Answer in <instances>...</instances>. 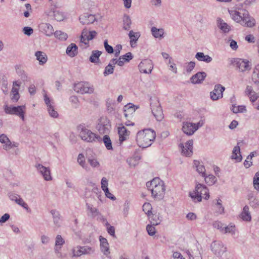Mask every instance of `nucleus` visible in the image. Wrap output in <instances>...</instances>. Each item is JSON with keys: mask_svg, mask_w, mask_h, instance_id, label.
I'll list each match as a JSON object with an SVG mask.
<instances>
[{"mask_svg": "<svg viewBox=\"0 0 259 259\" xmlns=\"http://www.w3.org/2000/svg\"><path fill=\"white\" fill-rule=\"evenodd\" d=\"M103 141L104 142V144L106 147V148L108 150H112V142L110 140V137L108 135H105L104 136L103 139L101 140V141Z\"/></svg>", "mask_w": 259, "mask_h": 259, "instance_id": "49530a36", "label": "nucleus"}, {"mask_svg": "<svg viewBox=\"0 0 259 259\" xmlns=\"http://www.w3.org/2000/svg\"><path fill=\"white\" fill-rule=\"evenodd\" d=\"M114 65L115 64L111 62V60L109 64L105 68L103 72L104 76H106L113 73L115 67Z\"/></svg>", "mask_w": 259, "mask_h": 259, "instance_id": "79ce46f5", "label": "nucleus"}, {"mask_svg": "<svg viewBox=\"0 0 259 259\" xmlns=\"http://www.w3.org/2000/svg\"><path fill=\"white\" fill-rule=\"evenodd\" d=\"M101 183V188H102L103 191H105L106 190L108 189V182L107 179L106 178L103 177L102 179Z\"/></svg>", "mask_w": 259, "mask_h": 259, "instance_id": "0e129e2a", "label": "nucleus"}, {"mask_svg": "<svg viewBox=\"0 0 259 259\" xmlns=\"http://www.w3.org/2000/svg\"><path fill=\"white\" fill-rule=\"evenodd\" d=\"M222 200L220 199L217 200V202L215 204V212L218 214H223L224 212V207L222 204Z\"/></svg>", "mask_w": 259, "mask_h": 259, "instance_id": "8fccbe9b", "label": "nucleus"}, {"mask_svg": "<svg viewBox=\"0 0 259 259\" xmlns=\"http://www.w3.org/2000/svg\"><path fill=\"white\" fill-rule=\"evenodd\" d=\"M35 56L36 59L39 61L40 65H44L45 64L48 60L47 55L41 51H37L35 53Z\"/></svg>", "mask_w": 259, "mask_h": 259, "instance_id": "7c9ffc66", "label": "nucleus"}, {"mask_svg": "<svg viewBox=\"0 0 259 259\" xmlns=\"http://www.w3.org/2000/svg\"><path fill=\"white\" fill-rule=\"evenodd\" d=\"M194 166L196 169V171L200 174H201L202 177H205V168L203 164L198 160L194 161Z\"/></svg>", "mask_w": 259, "mask_h": 259, "instance_id": "2f4dec72", "label": "nucleus"}, {"mask_svg": "<svg viewBox=\"0 0 259 259\" xmlns=\"http://www.w3.org/2000/svg\"><path fill=\"white\" fill-rule=\"evenodd\" d=\"M82 255H91L95 253V248L94 247L88 245L81 246Z\"/></svg>", "mask_w": 259, "mask_h": 259, "instance_id": "58836bf2", "label": "nucleus"}, {"mask_svg": "<svg viewBox=\"0 0 259 259\" xmlns=\"http://www.w3.org/2000/svg\"><path fill=\"white\" fill-rule=\"evenodd\" d=\"M140 159L139 156H135L127 159V162L131 166H135L138 164L139 161Z\"/></svg>", "mask_w": 259, "mask_h": 259, "instance_id": "09e8293b", "label": "nucleus"}, {"mask_svg": "<svg viewBox=\"0 0 259 259\" xmlns=\"http://www.w3.org/2000/svg\"><path fill=\"white\" fill-rule=\"evenodd\" d=\"M96 20L95 15L88 13L84 14L79 17V21L82 24H90Z\"/></svg>", "mask_w": 259, "mask_h": 259, "instance_id": "aec40b11", "label": "nucleus"}, {"mask_svg": "<svg viewBox=\"0 0 259 259\" xmlns=\"http://www.w3.org/2000/svg\"><path fill=\"white\" fill-rule=\"evenodd\" d=\"M139 70L144 73H150L153 69L152 61L149 59L142 61L138 65Z\"/></svg>", "mask_w": 259, "mask_h": 259, "instance_id": "ddd939ff", "label": "nucleus"}, {"mask_svg": "<svg viewBox=\"0 0 259 259\" xmlns=\"http://www.w3.org/2000/svg\"><path fill=\"white\" fill-rule=\"evenodd\" d=\"M44 101L47 106V109L50 116L53 118L58 117L59 114L58 112L55 110L54 106L51 103L50 98L46 94L44 95Z\"/></svg>", "mask_w": 259, "mask_h": 259, "instance_id": "dca6fc26", "label": "nucleus"}, {"mask_svg": "<svg viewBox=\"0 0 259 259\" xmlns=\"http://www.w3.org/2000/svg\"><path fill=\"white\" fill-rule=\"evenodd\" d=\"M123 28L125 30H128L131 28L132 21L129 16L124 15L123 18Z\"/></svg>", "mask_w": 259, "mask_h": 259, "instance_id": "a19ab883", "label": "nucleus"}, {"mask_svg": "<svg viewBox=\"0 0 259 259\" xmlns=\"http://www.w3.org/2000/svg\"><path fill=\"white\" fill-rule=\"evenodd\" d=\"M246 93L249 97L250 101L252 102H254L257 100L258 97L257 95L253 91L252 88L251 86H247L246 89Z\"/></svg>", "mask_w": 259, "mask_h": 259, "instance_id": "473e14b6", "label": "nucleus"}, {"mask_svg": "<svg viewBox=\"0 0 259 259\" xmlns=\"http://www.w3.org/2000/svg\"><path fill=\"white\" fill-rule=\"evenodd\" d=\"M249 209L248 206L245 205L243 207V210L240 214V218L244 221L249 222L251 220V217Z\"/></svg>", "mask_w": 259, "mask_h": 259, "instance_id": "cd10ccee", "label": "nucleus"}, {"mask_svg": "<svg viewBox=\"0 0 259 259\" xmlns=\"http://www.w3.org/2000/svg\"><path fill=\"white\" fill-rule=\"evenodd\" d=\"M212 226L214 228L220 230L221 232H224L225 226H224V224H222L221 222L215 221L213 223Z\"/></svg>", "mask_w": 259, "mask_h": 259, "instance_id": "13d9d810", "label": "nucleus"}, {"mask_svg": "<svg viewBox=\"0 0 259 259\" xmlns=\"http://www.w3.org/2000/svg\"><path fill=\"white\" fill-rule=\"evenodd\" d=\"M204 178L205 183L209 185H212L217 181V179L215 177L212 175H209L207 176L205 175V177Z\"/></svg>", "mask_w": 259, "mask_h": 259, "instance_id": "de8ad7c7", "label": "nucleus"}, {"mask_svg": "<svg viewBox=\"0 0 259 259\" xmlns=\"http://www.w3.org/2000/svg\"><path fill=\"white\" fill-rule=\"evenodd\" d=\"M156 137L155 132L150 129H144L137 134L136 141L140 147L146 148L150 146Z\"/></svg>", "mask_w": 259, "mask_h": 259, "instance_id": "f03ea898", "label": "nucleus"}, {"mask_svg": "<svg viewBox=\"0 0 259 259\" xmlns=\"http://www.w3.org/2000/svg\"><path fill=\"white\" fill-rule=\"evenodd\" d=\"M104 45L106 51L109 54H112L114 52V49L113 47L108 44V40L106 39L104 40Z\"/></svg>", "mask_w": 259, "mask_h": 259, "instance_id": "bf43d9fd", "label": "nucleus"}, {"mask_svg": "<svg viewBox=\"0 0 259 259\" xmlns=\"http://www.w3.org/2000/svg\"><path fill=\"white\" fill-rule=\"evenodd\" d=\"M217 25L224 33H228L231 29V26L220 18H218L217 19Z\"/></svg>", "mask_w": 259, "mask_h": 259, "instance_id": "412c9836", "label": "nucleus"}, {"mask_svg": "<svg viewBox=\"0 0 259 259\" xmlns=\"http://www.w3.org/2000/svg\"><path fill=\"white\" fill-rule=\"evenodd\" d=\"M225 88L220 84H216L214 89L210 93V98L213 101H216L223 97V93Z\"/></svg>", "mask_w": 259, "mask_h": 259, "instance_id": "9b49d317", "label": "nucleus"}, {"mask_svg": "<svg viewBox=\"0 0 259 259\" xmlns=\"http://www.w3.org/2000/svg\"><path fill=\"white\" fill-rule=\"evenodd\" d=\"M211 250L216 255L220 256L226 251V247L220 241H214L211 244Z\"/></svg>", "mask_w": 259, "mask_h": 259, "instance_id": "f8f14e48", "label": "nucleus"}, {"mask_svg": "<svg viewBox=\"0 0 259 259\" xmlns=\"http://www.w3.org/2000/svg\"><path fill=\"white\" fill-rule=\"evenodd\" d=\"M33 29L28 26L24 27L23 29V33L28 36L31 35L33 33Z\"/></svg>", "mask_w": 259, "mask_h": 259, "instance_id": "774afa93", "label": "nucleus"}, {"mask_svg": "<svg viewBox=\"0 0 259 259\" xmlns=\"http://www.w3.org/2000/svg\"><path fill=\"white\" fill-rule=\"evenodd\" d=\"M240 150V147L236 146L234 147L233 150L232 158L236 159L237 161H240L242 160Z\"/></svg>", "mask_w": 259, "mask_h": 259, "instance_id": "4c0bfd02", "label": "nucleus"}, {"mask_svg": "<svg viewBox=\"0 0 259 259\" xmlns=\"http://www.w3.org/2000/svg\"><path fill=\"white\" fill-rule=\"evenodd\" d=\"M64 242L65 241L61 235H57L55 241V245L56 246H61L64 244Z\"/></svg>", "mask_w": 259, "mask_h": 259, "instance_id": "e2e57ef3", "label": "nucleus"}, {"mask_svg": "<svg viewBox=\"0 0 259 259\" xmlns=\"http://www.w3.org/2000/svg\"><path fill=\"white\" fill-rule=\"evenodd\" d=\"M224 233H230L232 235H234L235 233V226H228L224 227Z\"/></svg>", "mask_w": 259, "mask_h": 259, "instance_id": "6e6d98bb", "label": "nucleus"}, {"mask_svg": "<svg viewBox=\"0 0 259 259\" xmlns=\"http://www.w3.org/2000/svg\"><path fill=\"white\" fill-rule=\"evenodd\" d=\"M194 126L195 124L193 123L189 122H184L182 130L187 135L191 136L197 131V128H195Z\"/></svg>", "mask_w": 259, "mask_h": 259, "instance_id": "6ab92c4d", "label": "nucleus"}, {"mask_svg": "<svg viewBox=\"0 0 259 259\" xmlns=\"http://www.w3.org/2000/svg\"><path fill=\"white\" fill-rule=\"evenodd\" d=\"M146 186L150 190L152 196L158 200L162 199L165 194L164 183L159 178H155L146 183Z\"/></svg>", "mask_w": 259, "mask_h": 259, "instance_id": "7ed1b4c3", "label": "nucleus"}, {"mask_svg": "<svg viewBox=\"0 0 259 259\" xmlns=\"http://www.w3.org/2000/svg\"><path fill=\"white\" fill-rule=\"evenodd\" d=\"M195 58L199 61H203L207 63L211 62L212 60L211 57L207 55H204L202 52L197 53Z\"/></svg>", "mask_w": 259, "mask_h": 259, "instance_id": "c85d7f7f", "label": "nucleus"}, {"mask_svg": "<svg viewBox=\"0 0 259 259\" xmlns=\"http://www.w3.org/2000/svg\"><path fill=\"white\" fill-rule=\"evenodd\" d=\"M206 76L205 72H199L191 77V81L194 84L200 83L205 79Z\"/></svg>", "mask_w": 259, "mask_h": 259, "instance_id": "b1692460", "label": "nucleus"}, {"mask_svg": "<svg viewBox=\"0 0 259 259\" xmlns=\"http://www.w3.org/2000/svg\"><path fill=\"white\" fill-rule=\"evenodd\" d=\"M250 206L253 209H255L259 206V200L256 198L249 201Z\"/></svg>", "mask_w": 259, "mask_h": 259, "instance_id": "680f3d73", "label": "nucleus"}, {"mask_svg": "<svg viewBox=\"0 0 259 259\" xmlns=\"http://www.w3.org/2000/svg\"><path fill=\"white\" fill-rule=\"evenodd\" d=\"M252 80L254 84L259 87V64L256 65L253 69Z\"/></svg>", "mask_w": 259, "mask_h": 259, "instance_id": "72a5a7b5", "label": "nucleus"}, {"mask_svg": "<svg viewBox=\"0 0 259 259\" xmlns=\"http://www.w3.org/2000/svg\"><path fill=\"white\" fill-rule=\"evenodd\" d=\"M231 64L240 72H244L251 69L249 62L242 59L234 58L231 60Z\"/></svg>", "mask_w": 259, "mask_h": 259, "instance_id": "0eeeda50", "label": "nucleus"}, {"mask_svg": "<svg viewBox=\"0 0 259 259\" xmlns=\"http://www.w3.org/2000/svg\"><path fill=\"white\" fill-rule=\"evenodd\" d=\"M118 133L119 137V141L121 143L127 139L130 132L127 130L125 126L121 124L118 127Z\"/></svg>", "mask_w": 259, "mask_h": 259, "instance_id": "5701e85b", "label": "nucleus"}, {"mask_svg": "<svg viewBox=\"0 0 259 259\" xmlns=\"http://www.w3.org/2000/svg\"><path fill=\"white\" fill-rule=\"evenodd\" d=\"M85 206L90 213V214H89L88 215H91L93 218L97 217V219L100 220H104L103 216L96 207H94L93 205L90 204L88 203H86Z\"/></svg>", "mask_w": 259, "mask_h": 259, "instance_id": "a211bd4d", "label": "nucleus"}, {"mask_svg": "<svg viewBox=\"0 0 259 259\" xmlns=\"http://www.w3.org/2000/svg\"><path fill=\"white\" fill-rule=\"evenodd\" d=\"M80 131L79 136L81 139L88 142H100L102 138L87 128L84 125L80 124L78 126Z\"/></svg>", "mask_w": 259, "mask_h": 259, "instance_id": "39448f33", "label": "nucleus"}, {"mask_svg": "<svg viewBox=\"0 0 259 259\" xmlns=\"http://www.w3.org/2000/svg\"><path fill=\"white\" fill-rule=\"evenodd\" d=\"M229 13L234 21L240 23L244 27H252L255 25V19L249 15V12L246 10H242V12L229 10Z\"/></svg>", "mask_w": 259, "mask_h": 259, "instance_id": "f257e3e1", "label": "nucleus"}, {"mask_svg": "<svg viewBox=\"0 0 259 259\" xmlns=\"http://www.w3.org/2000/svg\"><path fill=\"white\" fill-rule=\"evenodd\" d=\"M39 29L41 32L48 36H51L54 34V28L49 23H42L39 25Z\"/></svg>", "mask_w": 259, "mask_h": 259, "instance_id": "f3484780", "label": "nucleus"}, {"mask_svg": "<svg viewBox=\"0 0 259 259\" xmlns=\"http://www.w3.org/2000/svg\"><path fill=\"white\" fill-rule=\"evenodd\" d=\"M16 203L17 204H18V205H19L20 206L23 207L27 211H30V208L28 207L27 204L26 202H25V201L23 200V199L21 197H20V198L16 202Z\"/></svg>", "mask_w": 259, "mask_h": 259, "instance_id": "5fc2aeb1", "label": "nucleus"}, {"mask_svg": "<svg viewBox=\"0 0 259 259\" xmlns=\"http://www.w3.org/2000/svg\"><path fill=\"white\" fill-rule=\"evenodd\" d=\"M189 195L195 202L201 201L202 197L206 200L209 198V193L207 188L205 185L199 183L196 184L195 190L190 192Z\"/></svg>", "mask_w": 259, "mask_h": 259, "instance_id": "20e7f679", "label": "nucleus"}, {"mask_svg": "<svg viewBox=\"0 0 259 259\" xmlns=\"http://www.w3.org/2000/svg\"><path fill=\"white\" fill-rule=\"evenodd\" d=\"M35 167L46 181L52 180V178L49 167H46L39 163L36 164Z\"/></svg>", "mask_w": 259, "mask_h": 259, "instance_id": "4468645a", "label": "nucleus"}, {"mask_svg": "<svg viewBox=\"0 0 259 259\" xmlns=\"http://www.w3.org/2000/svg\"><path fill=\"white\" fill-rule=\"evenodd\" d=\"M187 253L189 257V259H202L200 251L197 249L194 251L187 250Z\"/></svg>", "mask_w": 259, "mask_h": 259, "instance_id": "ea45409f", "label": "nucleus"}, {"mask_svg": "<svg viewBox=\"0 0 259 259\" xmlns=\"http://www.w3.org/2000/svg\"><path fill=\"white\" fill-rule=\"evenodd\" d=\"M81 246L78 245L71 249L72 257H79L82 255V251Z\"/></svg>", "mask_w": 259, "mask_h": 259, "instance_id": "37998d69", "label": "nucleus"}, {"mask_svg": "<svg viewBox=\"0 0 259 259\" xmlns=\"http://www.w3.org/2000/svg\"><path fill=\"white\" fill-rule=\"evenodd\" d=\"M148 219L152 225H158L161 221L159 214H153L152 213L148 216Z\"/></svg>", "mask_w": 259, "mask_h": 259, "instance_id": "e433bc0d", "label": "nucleus"}, {"mask_svg": "<svg viewBox=\"0 0 259 259\" xmlns=\"http://www.w3.org/2000/svg\"><path fill=\"white\" fill-rule=\"evenodd\" d=\"M77 162L79 164L80 166H81L83 168L86 170H88V166L85 163V159L84 156L82 154H79L77 157Z\"/></svg>", "mask_w": 259, "mask_h": 259, "instance_id": "603ef678", "label": "nucleus"}, {"mask_svg": "<svg viewBox=\"0 0 259 259\" xmlns=\"http://www.w3.org/2000/svg\"><path fill=\"white\" fill-rule=\"evenodd\" d=\"M154 225H148L146 227V230L150 236H153L155 234V228Z\"/></svg>", "mask_w": 259, "mask_h": 259, "instance_id": "052dcab7", "label": "nucleus"}, {"mask_svg": "<svg viewBox=\"0 0 259 259\" xmlns=\"http://www.w3.org/2000/svg\"><path fill=\"white\" fill-rule=\"evenodd\" d=\"M100 242V249L103 254L106 256L110 254L109 245L107 240L100 236L99 238Z\"/></svg>", "mask_w": 259, "mask_h": 259, "instance_id": "4be33fe9", "label": "nucleus"}, {"mask_svg": "<svg viewBox=\"0 0 259 259\" xmlns=\"http://www.w3.org/2000/svg\"><path fill=\"white\" fill-rule=\"evenodd\" d=\"M151 31L153 36L155 38L163 37L164 29L162 28H157L155 27H152Z\"/></svg>", "mask_w": 259, "mask_h": 259, "instance_id": "f704fd0d", "label": "nucleus"}, {"mask_svg": "<svg viewBox=\"0 0 259 259\" xmlns=\"http://www.w3.org/2000/svg\"><path fill=\"white\" fill-rule=\"evenodd\" d=\"M151 209L152 206L149 203H145L143 204V210L147 215V216H149V215L152 213Z\"/></svg>", "mask_w": 259, "mask_h": 259, "instance_id": "864d4df0", "label": "nucleus"}, {"mask_svg": "<svg viewBox=\"0 0 259 259\" xmlns=\"http://www.w3.org/2000/svg\"><path fill=\"white\" fill-rule=\"evenodd\" d=\"M111 127L110 121L106 117L100 118L97 128L100 133L107 134L109 132Z\"/></svg>", "mask_w": 259, "mask_h": 259, "instance_id": "9d476101", "label": "nucleus"}, {"mask_svg": "<svg viewBox=\"0 0 259 259\" xmlns=\"http://www.w3.org/2000/svg\"><path fill=\"white\" fill-rule=\"evenodd\" d=\"M25 109V106L24 105L18 106H8L6 105L5 107V111L6 113L18 115L23 120H24Z\"/></svg>", "mask_w": 259, "mask_h": 259, "instance_id": "6e6552de", "label": "nucleus"}, {"mask_svg": "<svg viewBox=\"0 0 259 259\" xmlns=\"http://www.w3.org/2000/svg\"><path fill=\"white\" fill-rule=\"evenodd\" d=\"M128 36L130 39V45L132 48L135 47V45L137 43L139 38L140 36V33L139 32H135L133 30H131L128 33Z\"/></svg>", "mask_w": 259, "mask_h": 259, "instance_id": "bb28decb", "label": "nucleus"}, {"mask_svg": "<svg viewBox=\"0 0 259 259\" xmlns=\"http://www.w3.org/2000/svg\"><path fill=\"white\" fill-rule=\"evenodd\" d=\"M50 213L52 215L54 225L57 227H59L61 226V222L60 212L56 209H52Z\"/></svg>", "mask_w": 259, "mask_h": 259, "instance_id": "393cba45", "label": "nucleus"}, {"mask_svg": "<svg viewBox=\"0 0 259 259\" xmlns=\"http://www.w3.org/2000/svg\"><path fill=\"white\" fill-rule=\"evenodd\" d=\"M88 36V32L85 29H83L82 31L81 35L80 37V41L85 44H87L88 41H87Z\"/></svg>", "mask_w": 259, "mask_h": 259, "instance_id": "69168bd1", "label": "nucleus"}, {"mask_svg": "<svg viewBox=\"0 0 259 259\" xmlns=\"http://www.w3.org/2000/svg\"><path fill=\"white\" fill-rule=\"evenodd\" d=\"M16 70L17 73L21 77L23 80L26 81L27 80L28 76L27 74L20 66H17L16 67Z\"/></svg>", "mask_w": 259, "mask_h": 259, "instance_id": "3c124183", "label": "nucleus"}, {"mask_svg": "<svg viewBox=\"0 0 259 259\" xmlns=\"http://www.w3.org/2000/svg\"><path fill=\"white\" fill-rule=\"evenodd\" d=\"M54 34L56 38L62 41L66 40L68 38V35L66 33L60 30L56 31Z\"/></svg>", "mask_w": 259, "mask_h": 259, "instance_id": "c03bdc74", "label": "nucleus"}, {"mask_svg": "<svg viewBox=\"0 0 259 259\" xmlns=\"http://www.w3.org/2000/svg\"><path fill=\"white\" fill-rule=\"evenodd\" d=\"M102 54V52L98 50H94L92 52V54L90 57L89 60L92 63H97L99 61V57Z\"/></svg>", "mask_w": 259, "mask_h": 259, "instance_id": "c9c22d12", "label": "nucleus"}, {"mask_svg": "<svg viewBox=\"0 0 259 259\" xmlns=\"http://www.w3.org/2000/svg\"><path fill=\"white\" fill-rule=\"evenodd\" d=\"M111 62L115 65L117 64L119 66H122L126 61L124 60L123 57L120 56L117 60L114 58L111 59Z\"/></svg>", "mask_w": 259, "mask_h": 259, "instance_id": "4d7b16f0", "label": "nucleus"}, {"mask_svg": "<svg viewBox=\"0 0 259 259\" xmlns=\"http://www.w3.org/2000/svg\"><path fill=\"white\" fill-rule=\"evenodd\" d=\"M73 89L77 93L81 94H92L94 91V87L89 82L81 81L75 83Z\"/></svg>", "mask_w": 259, "mask_h": 259, "instance_id": "423d86ee", "label": "nucleus"}, {"mask_svg": "<svg viewBox=\"0 0 259 259\" xmlns=\"http://www.w3.org/2000/svg\"><path fill=\"white\" fill-rule=\"evenodd\" d=\"M54 13V17L56 20L57 21H63L65 18V15L64 13L62 12H61L59 10H55L53 12Z\"/></svg>", "mask_w": 259, "mask_h": 259, "instance_id": "a18cd8bd", "label": "nucleus"}, {"mask_svg": "<svg viewBox=\"0 0 259 259\" xmlns=\"http://www.w3.org/2000/svg\"><path fill=\"white\" fill-rule=\"evenodd\" d=\"M138 107L135 108V106L132 103H129L127 105L124 106V116L127 118L130 114H132L136 111V109Z\"/></svg>", "mask_w": 259, "mask_h": 259, "instance_id": "c756f323", "label": "nucleus"}, {"mask_svg": "<svg viewBox=\"0 0 259 259\" xmlns=\"http://www.w3.org/2000/svg\"><path fill=\"white\" fill-rule=\"evenodd\" d=\"M77 46L74 43L69 45L66 49V54L71 57H73L77 54Z\"/></svg>", "mask_w": 259, "mask_h": 259, "instance_id": "a878e982", "label": "nucleus"}, {"mask_svg": "<svg viewBox=\"0 0 259 259\" xmlns=\"http://www.w3.org/2000/svg\"><path fill=\"white\" fill-rule=\"evenodd\" d=\"M152 113L157 121H161L163 118V114L160 104L158 101L151 104Z\"/></svg>", "mask_w": 259, "mask_h": 259, "instance_id": "1a4fd4ad", "label": "nucleus"}, {"mask_svg": "<svg viewBox=\"0 0 259 259\" xmlns=\"http://www.w3.org/2000/svg\"><path fill=\"white\" fill-rule=\"evenodd\" d=\"M193 141L192 140L188 141L186 143L185 146L183 144H180L179 147L182 150V153L186 156H191L193 153Z\"/></svg>", "mask_w": 259, "mask_h": 259, "instance_id": "2eb2a0df", "label": "nucleus"}, {"mask_svg": "<svg viewBox=\"0 0 259 259\" xmlns=\"http://www.w3.org/2000/svg\"><path fill=\"white\" fill-rule=\"evenodd\" d=\"M8 196L10 200L12 201H14L15 202L17 201V200L20 198V196L17 194L10 192L8 194Z\"/></svg>", "mask_w": 259, "mask_h": 259, "instance_id": "338daca9", "label": "nucleus"}]
</instances>
